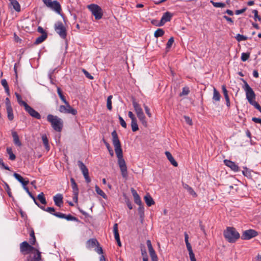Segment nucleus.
<instances>
[{"label": "nucleus", "instance_id": "cd10ccee", "mask_svg": "<svg viewBox=\"0 0 261 261\" xmlns=\"http://www.w3.org/2000/svg\"><path fill=\"white\" fill-rule=\"evenodd\" d=\"M47 37V34H44L43 35H41L39 37H37L36 39V40L34 42V44L36 45L39 44L42 42H43Z\"/></svg>", "mask_w": 261, "mask_h": 261}, {"label": "nucleus", "instance_id": "a211bd4d", "mask_svg": "<svg viewBox=\"0 0 261 261\" xmlns=\"http://www.w3.org/2000/svg\"><path fill=\"white\" fill-rule=\"evenodd\" d=\"M49 8L55 11L57 13L60 14L61 12V7L60 3L57 1H54Z\"/></svg>", "mask_w": 261, "mask_h": 261}, {"label": "nucleus", "instance_id": "dca6fc26", "mask_svg": "<svg viewBox=\"0 0 261 261\" xmlns=\"http://www.w3.org/2000/svg\"><path fill=\"white\" fill-rule=\"evenodd\" d=\"M224 163L226 166L229 167L232 171L234 172H238L239 171V166L234 162L230 160H224Z\"/></svg>", "mask_w": 261, "mask_h": 261}, {"label": "nucleus", "instance_id": "4d7b16f0", "mask_svg": "<svg viewBox=\"0 0 261 261\" xmlns=\"http://www.w3.org/2000/svg\"><path fill=\"white\" fill-rule=\"evenodd\" d=\"M189 92H190V91H189V88L184 87L182 88V91L181 93H180V96L187 95L189 94Z\"/></svg>", "mask_w": 261, "mask_h": 261}, {"label": "nucleus", "instance_id": "58836bf2", "mask_svg": "<svg viewBox=\"0 0 261 261\" xmlns=\"http://www.w3.org/2000/svg\"><path fill=\"white\" fill-rule=\"evenodd\" d=\"M7 112L8 115V118L9 120L12 121L14 119L13 113L12 108H7Z\"/></svg>", "mask_w": 261, "mask_h": 261}, {"label": "nucleus", "instance_id": "69168bd1", "mask_svg": "<svg viewBox=\"0 0 261 261\" xmlns=\"http://www.w3.org/2000/svg\"><path fill=\"white\" fill-rule=\"evenodd\" d=\"M184 119L186 123L190 125H192V119L188 116H184Z\"/></svg>", "mask_w": 261, "mask_h": 261}, {"label": "nucleus", "instance_id": "72a5a7b5", "mask_svg": "<svg viewBox=\"0 0 261 261\" xmlns=\"http://www.w3.org/2000/svg\"><path fill=\"white\" fill-rule=\"evenodd\" d=\"M221 98V95L220 93L216 90V88H214V93H213V100L215 101H219Z\"/></svg>", "mask_w": 261, "mask_h": 261}, {"label": "nucleus", "instance_id": "393cba45", "mask_svg": "<svg viewBox=\"0 0 261 261\" xmlns=\"http://www.w3.org/2000/svg\"><path fill=\"white\" fill-rule=\"evenodd\" d=\"M29 234L30 237L29 243L32 245H35L36 240L35 236V232L33 228L30 229Z\"/></svg>", "mask_w": 261, "mask_h": 261}, {"label": "nucleus", "instance_id": "7ed1b4c3", "mask_svg": "<svg viewBox=\"0 0 261 261\" xmlns=\"http://www.w3.org/2000/svg\"><path fill=\"white\" fill-rule=\"evenodd\" d=\"M223 234L226 240L232 243L236 242L240 237L239 233L232 227H227L224 231Z\"/></svg>", "mask_w": 261, "mask_h": 261}, {"label": "nucleus", "instance_id": "f3484780", "mask_svg": "<svg viewBox=\"0 0 261 261\" xmlns=\"http://www.w3.org/2000/svg\"><path fill=\"white\" fill-rule=\"evenodd\" d=\"M63 196L61 194H57L54 196L53 199L56 205L61 207L63 204Z\"/></svg>", "mask_w": 261, "mask_h": 261}, {"label": "nucleus", "instance_id": "8fccbe9b", "mask_svg": "<svg viewBox=\"0 0 261 261\" xmlns=\"http://www.w3.org/2000/svg\"><path fill=\"white\" fill-rule=\"evenodd\" d=\"M235 38L238 42L245 41L247 39V37L246 36H244L243 35H241L240 34H238Z\"/></svg>", "mask_w": 261, "mask_h": 261}, {"label": "nucleus", "instance_id": "6ab92c4d", "mask_svg": "<svg viewBox=\"0 0 261 261\" xmlns=\"http://www.w3.org/2000/svg\"><path fill=\"white\" fill-rule=\"evenodd\" d=\"M131 192L134 197L135 202L139 205L142 204L140 196L138 194L137 191L133 188H131Z\"/></svg>", "mask_w": 261, "mask_h": 261}, {"label": "nucleus", "instance_id": "e2e57ef3", "mask_svg": "<svg viewBox=\"0 0 261 261\" xmlns=\"http://www.w3.org/2000/svg\"><path fill=\"white\" fill-rule=\"evenodd\" d=\"M71 187L73 190V193H79V188L76 183L72 184Z\"/></svg>", "mask_w": 261, "mask_h": 261}, {"label": "nucleus", "instance_id": "052dcab7", "mask_svg": "<svg viewBox=\"0 0 261 261\" xmlns=\"http://www.w3.org/2000/svg\"><path fill=\"white\" fill-rule=\"evenodd\" d=\"M145 113H146L147 115L150 118L151 117V114L150 112V109L145 104L143 105Z\"/></svg>", "mask_w": 261, "mask_h": 261}, {"label": "nucleus", "instance_id": "6e6552de", "mask_svg": "<svg viewBox=\"0 0 261 261\" xmlns=\"http://www.w3.org/2000/svg\"><path fill=\"white\" fill-rule=\"evenodd\" d=\"M35 250V247L32 246L31 244H29L27 241H24L20 244V250L23 255L28 254Z\"/></svg>", "mask_w": 261, "mask_h": 261}, {"label": "nucleus", "instance_id": "603ef678", "mask_svg": "<svg viewBox=\"0 0 261 261\" xmlns=\"http://www.w3.org/2000/svg\"><path fill=\"white\" fill-rule=\"evenodd\" d=\"M252 13L254 14V19L255 21H256V20L261 21V17L258 15V11L257 10H253Z\"/></svg>", "mask_w": 261, "mask_h": 261}, {"label": "nucleus", "instance_id": "c756f323", "mask_svg": "<svg viewBox=\"0 0 261 261\" xmlns=\"http://www.w3.org/2000/svg\"><path fill=\"white\" fill-rule=\"evenodd\" d=\"M1 84L5 88V91L8 96L10 95V90L8 83L6 79H3L1 81Z\"/></svg>", "mask_w": 261, "mask_h": 261}, {"label": "nucleus", "instance_id": "09e8293b", "mask_svg": "<svg viewBox=\"0 0 261 261\" xmlns=\"http://www.w3.org/2000/svg\"><path fill=\"white\" fill-rule=\"evenodd\" d=\"M250 55V53L249 52L242 53L241 57V60L243 62L246 61L249 58Z\"/></svg>", "mask_w": 261, "mask_h": 261}, {"label": "nucleus", "instance_id": "aec40b11", "mask_svg": "<svg viewBox=\"0 0 261 261\" xmlns=\"http://www.w3.org/2000/svg\"><path fill=\"white\" fill-rule=\"evenodd\" d=\"M13 176L18 181H19L22 185L23 188L26 187V186L29 182V180H25L24 179L20 174L17 173H14Z\"/></svg>", "mask_w": 261, "mask_h": 261}, {"label": "nucleus", "instance_id": "e433bc0d", "mask_svg": "<svg viewBox=\"0 0 261 261\" xmlns=\"http://www.w3.org/2000/svg\"><path fill=\"white\" fill-rule=\"evenodd\" d=\"M102 141L103 142L105 145L106 146V147L110 153V154L111 155V156H113L114 155V152H113L112 148L111 147L110 144L104 138L102 139Z\"/></svg>", "mask_w": 261, "mask_h": 261}, {"label": "nucleus", "instance_id": "9b49d317", "mask_svg": "<svg viewBox=\"0 0 261 261\" xmlns=\"http://www.w3.org/2000/svg\"><path fill=\"white\" fill-rule=\"evenodd\" d=\"M41 259V252L35 248V250L29 253L27 257V261H40Z\"/></svg>", "mask_w": 261, "mask_h": 261}, {"label": "nucleus", "instance_id": "a19ab883", "mask_svg": "<svg viewBox=\"0 0 261 261\" xmlns=\"http://www.w3.org/2000/svg\"><path fill=\"white\" fill-rule=\"evenodd\" d=\"M165 33L164 31L162 29H158L154 32V36L156 38L162 37Z\"/></svg>", "mask_w": 261, "mask_h": 261}, {"label": "nucleus", "instance_id": "ea45409f", "mask_svg": "<svg viewBox=\"0 0 261 261\" xmlns=\"http://www.w3.org/2000/svg\"><path fill=\"white\" fill-rule=\"evenodd\" d=\"M211 3L214 6V7L216 8H224L226 6L225 3H221V2H215L213 1H210Z\"/></svg>", "mask_w": 261, "mask_h": 261}, {"label": "nucleus", "instance_id": "7c9ffc66", "mask_svg": "<svg viewBox=\"0 0 261 261\" xmlns=\"http://www.w3.org/2000/svg\"><path fill=\"white\" fill-rule=\"evenodd\" d=\"M15 95L17 98V100L19 105L21 106H23L24 107H25V106L28 104L26 102L24 101H23L22 100V98L21 95L18 94V93H15Z\"/></svg>", "mask_w": 261, "mask_h": 261}, {"label": "nucleus", "instance_id": "4be33fe9", "mask_svg": "<svg viewBox=\"0 0 261 261\" xmlns=\"http://www.w3.org/2000/svg\"><path fill=\"white\" fill-rule=\"evenodd\" d=\"M87 247L91 249L93 248L95 246H96L97 245H99V242L97 241V240L96 239H89L87 242Z\"/></svg>", "mask_w": 261, "mask_h": 261}, {"label": "nucleus", "instance_id": "a18cd8bd", "mask_svg": "<svg viewBox=\"0 0 261 261\" xmlns=\"http://www.w3.org/2000/svg\"><path fill=\"white\" fill-rule=\"evenodd\" d=\"M139 120L142 123V125L144 126L145 127H147V121L146 120V117L145 115H142L141 116H140L139 117H137Z\"/></svg>", "mask_w": 261, "mask_h": 261}, {"label": "nucleus", "instance_id": "bb28decb", "mask_svg": "<svg viewBox=\"0 0 261 261\" xmlns=\"http://www.w3.org/2000/svg\"><path fill=\"white\" fill-rule=\"evenodd\" d=\"M138 211V214L140 216L141 222L143 223L144 218V208L143 204L139 205Z\"/></svg>", "mask_w": 261, "mask_h": 261}, {"label": "nucleus", "instance_id": "49530a36", "mask_svg": "<svg viewBox=\"0 0 261 261\" xmlns=\"http://www.w3.org/2000/svg\"><path fill=\"white\" fill-rule=\"evenodd\" d=\"M139 120L142 123V125L144 126L145 127H147V121L146 120V117L145 115H142L141 116H140L139 117H137Z\"/></svg>", "mask_w": 261, "mask_h": 261}, {"label": "nucleus", "instance_id": "a878e982", "mask_svg": "<svg viewBox=\"0 0 261 261\" xmlns=\"http://www.w3.org/2000/svg\"><path fill=\"white\" fill-rule=\"evenodd\" d=\"M182 187H184V188L186 190H187L190 194L192 195L193 197L197 196V194L195 193V192L188 184L182 182Z\"/></svg>", "mask_w": 261, "mask_h": 261}, {"label": "nucleus", "instance_id": "3c124183", "mask_svg": "<svg viewBox=\"0 0 261 261\" xmlns=\"http://www.w3.org/2000/svg\"><path fill=\"white\" fill-rule=\"evenodd\" d=\"M222 92H223L224 96L225 97V99H226L229 98V96H228V92L227 90L226 86L224 85L222 86Z\"/></svg>", "mask_w": 261, "mask_h": 261}, {"label": "nucleus", "instance_id": "f8f14e48", "mask_svg": "<svg viewBox=\"0 0 261 261\" xmlns=\"http://www.w3.org/2000/svg\"><path fill=\"white\" fill-rule=\"evenodd\" d=\"M258 235V232L254 229H248L244 231L241 236V239L244 240H248Z\"/></svg>", "mask_w": 261, "mask_h": 261}, {"label": "nucleus", "instance_id": "864d4df0", "mask_svg": "<svg viewBox=\"0 0 261 261\" xmlns=\"http://www.w3.org/2000/svg\"><path fill=\"white\" fill-rule=\"evenodd\" d=\"M174 38L173 37H171L170 38V39L168 40V42L166 44V48H170L171 46L172 45L173 42H174Z\"/></svg>", "mask_w": 261, "mask_h": 261}, {"label": "nucleus", "instance_id": "79ce46f5", "mask_svg": "<svg viewBox=\"0 0 261 261\" xmlns=\"http://www.w3.org/2000/svg\"><path fill=\"white\" fill-rule=\"evenodd\" d=\"M131 127L132 131L134 132H136L139 129L137 119L131 121Z\"/></svg>", "mask_w": 261, "mask_h": 261}, {"label": "nucleus", "instance_id": "c9c22d12", "mask_svg": "<svg viewBox=\"0 0 261 261\" xmlns=\"http://www.w3.org/2000/svg\"><path fill=\"white\" fill-rule=\"evenodd\" d=\"M57 92H58V94L60 98L63 101V102L64 103H67L68 101L66 100L65 97L63 94L62 91L60 88H59V87L57 88Z\"/></svg>", "mask_w": 261, "mask_h": 261}, {"label": "nucleus", "instance_id": "c85d7f7f", "mask_svg": "<svg viewBox=\"0 0 261 261\" xmlns=\"http://www.w3.org/2000/svg\"><path fill=\"white\" fill-rule=\"evenodd\" d=\"M13 6L14 9L17 12L20 11V6L16 0H9Z\"/></svg>", "mask_w": 261, "mask_h": 261}, {"label": "nucleus", "instance_id": "ddd939ff", "mask_svg": "<svg viewBox=\"0 0 261 261\" xmlns=\"http://www.w3.org/2000/svg\"><path fill=\"white\" fill-rule=\"evenodd\" d=\"M25 111L28 113V114L32 117L35 118L37 119H41L40 114L27 104L25 107H24Z\"/></svg>", "mask_w": 261, "mask_h": 261}, {"label": "nucleus", "instance_id": "1a4fd4ad", "mask_svg": "<svg viewBox=\"0 0 261 261\" xmlns=\"http://www.w3.org/2000/svg\"><path fill=\"white\" fill-rule=\"evenodd\" d=\"M172 16L173 14L167 11L163 14V15L162 16L161 19L158 24L154 23L155 20H152L151 23L156 26L161 27L164 25L166 22L170 21Z\"/></svg>", "mask_w": 261, "mask_h": 261}, {"label": "nucleus", "instance_id": "680f3d73", "mask_svg": "<svg viewBox=\"0 0 261 261\" xmlns=\"http://www.w3.org/2000/svg\"><path fill=\"white\" fill-rule=\"evenodd\" d=\"M95 251L99 254H103V250L101 247L100 245H97L96 248L95 249Z\"/></svg>", "mask_w": 261, "mask_h": 261}, {"label": "nucleus", "instance_id": "de8ad7c7", "mask_svg": "<svg viewBox=\"0 0 261 261\" xmlns=\"http://www.w3.org/2000/svg\"><path fill=\"white\" fill-rule=\"evenodd\" d=\"M152 261H158V256L154 249L149 251Z\"/></svg>", "mask_w": 261, "mask_h": 261}, {"label": "nucleus", "instance_id": "5fc2aeb1", "mask_svg": "<svg viewBox=\"0 0 261 261\" xmlns=\"http://www.w3.org/2000/svg\"><path fill=\"white\" fill-rule=\"evenodd\" d=\"M250 105L253 106L255 109H256L261 113V106L257 102L254 101L252 102V103H250Z\"/></svg>", "mask_w": 261, "mask_h": 261}, {"label": "nucleus", "instance_id": "13d9d810", "mask_svg": "<svg viewBox=\"0 0 261 261\" xmlns=\"http://www.w3.org/2000/svg\"><path fill=\"white\" fill-rule=\"evenodd\" d=\"M82 71L84 73L86 77L90 80H93V76H92L85 69H82Z\"/></svg>", "mask_w": 261, "mask_h": 261}, {"label": "nucleus", "instance_id": "20e7f679", "mask_svg": "<svg viewBox=\"0 0 261 261\" xmlns=\"http://www.w3.org/2000/svg\"><path fill=\"white\" fill-rule=\"evenodd\" d=\"M241 80L244 83L243 88L246 93V98L250 104L252 103V102L254 101V99L255 98V94L245 80L243 79H241Z\"/></svg>", "mask_w": 261, "mask_h": 261}, {"label": "nucleus", "instance_id": "2f4dec72", "mask_svg": "<svg viewBox=\"0 0 261 261\" xmlns=\"http://www.w3.org/2000/svg\"><path fill=\"white\" fill-rule=\"evenodd\" d=\"M7 152L9 154V159L11 161H14L16 159V156L13 153L12 149L11 147L7 148Z\"/></svg>", "mask_w": 261, "mask_h": 261}, {"label": "nucleus", "instance_id": "4c0bfd02", "mask_svg": "<svg viewBox=\"0 0 261 261\" xmlns=\"http://www.w3.org/2000/svg\"><path fill=\"white\" fill-rule=\"evenodd\" d=\"M113 232L114 234L115 239H118L120 238L118 232V225L117 223H115L113 226Z\"/></svg>", "mask_w": 261, "mask_h": 261}, {"label": "nucleus", "instance_id": "0eeeda50", "mask_svg": "<svg viewBox=\"0 0 261 261\" xmlns=\"http://www.w3.org/2000/svg\"><path fill=\"white\" fill-rule=\"evenodd\" d=\"M65 106L61 105L59 107V111L62 113L71 114L73 115H76L77 113L76 110L73 109L69 105V103H65Z\"/></svg>", "mask_w": 261, "mask_h": 261}, {"label": "nucleus", "instance_id": "5701e85b", "mask_svg": "<svg viewBox=\"0 0 261 261\" xmlns=\"http://www.w3.org/2000/svg\"><path fill=\"white\" fill-rule=\"evenodd\" d=\"M165 154L168 159V160L169 161L170 163L174 166V167H177L178 166V163L175 160L173 156L172 155L171 153L168 151H166L165 152Z\"/></svg>", "mask_w": 261, "mask_h": 261}, {"label": "nucleus", "instance_id": "b1692460", "mask_svg": "<svg viewBox=\"0 0 261 261\" xmlns=\"http://www.w3.org/2000/svg\"><path fill=\"white\" fill-rule=\"evenodd\" d=\"M144 200L147 206H150L154 204V201L149 193L145 195L144 197Z\"/></svg>", "mask_w": 261, "mask_h": 261}, {"label": "nucleus", "instance_id": "423d86ee", "mask_svg": "<svg viewBox=\"0 0 261 261\" xmlns=\"http://www.w3.org/2000/svg\"><path fill=\"white\" fill-rule=\"evenodd\" d=\"M55 30L62 39H65L67 36V31L61 21H58L55 24Z\"/></svg>", "mask_w": 261, "mask_h": 261}, {"label": "nucleus", "instance_id": "412c9836", "mask_svg": "<svg viewBox=\"0 0 261 261\" xmlns=\"http://www.w3.org/2000/svg\"><path fill=\"white\" fill-rule=\"evenodd\" d=\"M11 134L13 139V142L14 144L19 147L21 146L22 143L19 140V136L17 132L12 130Z\"/></svg>", "mask_w": 261, "mask_h": 261}, {"label": "nucleus", "instance_id": "2eb2a0df", "mask_svg": "<svg viewBox=\"0 0 261 261\" xmlns=\"http://www.w3.org/2000/svg\"><path fill=\"white\" fill-rule=\"evenodd\" d=\"M132 104L137 117L144 114L140 105L135 99L133 100Z\"/></svg>", "mask_w": 261, "mask_h": 261}, {"label": "nucleus", "instance_id": "0e129e2a", "mask_svg": "<svg viewBox=\"0 0 261 261\" xmlns=\"http://www.w3.org/2000/svg\"><path fill=\"white\" fill-rule=\"evenodd\" d=\"M0 165L5 169L10 170V168L8 166L5 165L3 160L2 158H0Z\"/></svg>", "mask_w": 261, "mask_h": 261}, {"label": "nucleus", "instance_id": "37998d69", "mask_svg": "<svg viewBox=\"0 0 261 261\" xmlns=\"http://www.w3.org/2000/svg\"><path fill=\"white\" fill-rule=\"evenodd\" d=\"M38 199L40 201L42 204H46V201L43 192L40 193L37 196Z\"/></svg>", "mask_w": 261, "mask_h": 261}, {"label": "nucleus", "instance_id": "f704fd0d", "mask_svg": "<svg viewBox=\"0 0 261 261\" xmlns=\"http://www.w3.org/2000/svg\"><path fill=\"white\" fill-rule=\"evenodd\" d=\"M95 191L98 195H100L105 199L107 198L106 194L105 193V192L102 190H101L99 188V187L97 185L95 186Z\"/></svg>", "mask_w": 261, "mask_h": 261}, {"label": "nucleus", "instance_id": "bf43d9fd", "mask_svg": "<svg viewBox=\"0 0 261 261\" xmlns=\"http://www.w3.org/2000/svg\"><path fill=\"white\" fill-rule=\"evenodd\" d=\"M45 212L49 213L50 214L54 215V214H56L55 209L53 207H48L46 208Z\"/></svg>", "mask_w": 261, "mask_h": 261}, {"label": "nucleus", "instance_id": "39448f33", "mask_svg": "<svg viewBox=\"0 0 261 261\" xmlns=\"http://www.w3.org/2000/svg\"><path fill=\"white\" fill-rule=\"evenodd\" d=\"M88 8L94 16L95 19L99 20L102 18L103 12L99 6L96 4H91L88 6Z\"/></svg>", "mask_w": 261, "mask_h": 261}, {"label": "nucleus", "instance_id": "f257e3e1", "mask_svg": "<svg viewBox=\"0 0 261 261\" xmlns=\"http://www.w3.org/2000/svg\"><path fill=\"white\" fill-rule=\"evenodd\" d=\"M112 143L115 148V153L118 158V164L120 168L122 176L126 179L128 176L127 166L123 158L122 149L120 141L119 139L116 130L112 133Z\"/></svg>", "mask_w": 261, "mask_h": 261}, {"label": "nucleus", "instance_id": "9d476101", "mask_svg": "<svg viewBox=\"0 0 261 261\" xmlns=\"http://www.w3.org/2000/svg\"><path fill=\"white\" fill-rule=\"evenodd\" d=\"M77 165L81 170L83 176L85 179L86 182L89 183L91 182V179L89 176L88 169L85 165L81 161L77 162Z\"/></svg>", "mask_w": 261, "mask_h": 261}, {"label": "nucleus", "instance_id": "c03bdc74", "mask_svg": "<svg viewBox=\"0 0 261 261\" xmlns=\"http://www.w3.org/2000/svg\"><path fill=\"white\" fill-rule=\"evenodd\" d=\"M113 98L112 95H110L108 97L107 100V107L108 109L110 111L112 110V99Z\"/></svg>", "mask_w": 261, "mask_h": 261}, {"label": "nucleus", "instance_id": "f03ea898", "mask_svg": "<svg viewBox=\"0 0 261 261\" xmlns=\"http://www.w3.org/2000/svg\"><path fill=\"white\" fill-rule=\"evenodd\" d=\"M47 120L49 122L53 129L57 132H61L63 127V120L58 117L51 114L47 116Z\"/></svg>", "mask_w": 261, "mask_h": 261}, {"label": "nucleus", "instance_id": "473e14b6", "mask_svg": "<svg viewBox=\"0 0 261 261\" xmlns=\"http://www.w3.org/2000/svg\"><path fill=\"white\" fill-rule=\"evenodd\" d=\"M42 140L43 141V143L45 146V148L46 150H49V146L48 144V140L47 136L45 135H43L42 136Z\"/></svg>", "mask_w": 261, "mask_h": 261}, {"label": "nucleus", "instance_id": "774afa93", "mask_svg": "<svg viewBox=\"0 0 261 261\" xmlns=\"http://www.w3.org/2000/svg\"><path fill=\"white\" fill-rule=\"evenodd\" d=\"M247 9V8L245 7V8H244L242 9H240V10H237L235 11V14L236 15H239V14H241L243 13H244Z\"/></svg>", "mask_w": 261, "mask_h": 261}, {"label": "nucleus", "instance_id": "6e6d98bb", "mask_svg": "<svg viewBox=\"0 0 261 261\" xmlns=\"http://www.w3.org/2000/svg\"><path fill=\"white\" fill-rule=\"evenodd\" d=\"M118 118H119V120L120 123L121 125L123 127L126 128V127H127V124H126L125 121H124V120L120 116H119Z\"/></svg>", "mask_w": 261, "mask_h": 261}, {"label": "nucleus", "instance_id": "4468645a", "mask_svg": "<svg viewBox=\"0 0 261 261\" xmlns=\"http://www.w3.org/2000/svg\"><path fill=\"white\" fill-rule=\"evenodd\" d=\"M54 216L62 219H65L67 221H74L76 222H79V219L70 214L66 215L65 214H63L60 212H56V214H54Z\"/></svg>", "mask_w": 261, "mask_h": 261}, {"label": "nucleus", "instance_id": "338daca9", "mask_svg": "<svg viewBox=\"0 0 261 261\" xmlns=\"http://www.w3.org/2000/svg\"><path fill=\"white\" fill-rule=\"evenodd\" d=\"M186 246L187 248V250L189 251V254L194 253L192 249V246L190 243H188L187 244H186Z\"/></svg>", "mask_w": 261, "mask_h": 261}]
</instances>
